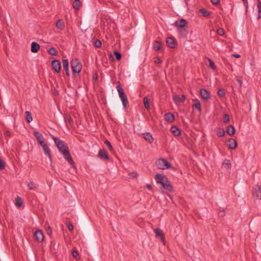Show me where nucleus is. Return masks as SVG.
Segmentation results:
<instances>
[{"label":"nucleus","instance_id":"obj_1","mask_svg":"<svg viewBox=\"0 0 261 261\" xmlns=\"http://www.w3.org/2000/svg\"><path fill=\"white\" fill-rule=\"evenodd\" d=\"M53 140H54L57 147L60 152L63 155L65 160L69 164L73 165L74 164V162L66 144L64 141L57 137H53Z\"/></svg>","mask_w":261,"mask_h":261},{"label":"nucleus","instance_id":"obj_2","mask_svg":"<svg viewBox=\"0 0 261 261\" xmlns=\"http://www.w3.org/2000/svg\"><path fill=\"white\" fill-rule=\"evenodd\" d=\"M155 180L158 184L162 185L164 190L167 191H172V187L166 175L158 174L155 175Z\"/></svg>","mask_w":261,"mask_h":261},{"label":"nucleus","instance_id":"obj_3","mask_svg":"<svg viewBox=\"0 0 261 261\" xmlns=\"http://www.w3.org/2000/svg\"><path fill=\"white\" fill-rule=\"evenodd\" d=\"M116 89L118 91L119 97L120 98L123 106L124 109H126L127 106L128 105V101L127 99V96L126 94L124 93L123 89L120 86V84L119 82L117 83V85L116 86Z\"/></svg>","mask_w":261,"mask_h":261},{"label":"nucleus","instance_id":"obj_4","mask_svg":"<svg viewBox=\"0 0 261 261\" xmlns=\"http://www.w3.org/2000/svg\"><path fill=\"white\" fill-rule=\"evenodd\" d=\"M73 73H79L82 68V65L78 59H72L70 62Z\"/></svg>","mask_w":261,"mask_h":261},{"label":"nucleus","instance_id":"obj_5","mask_svg":"<svg viewBox=\"0 0 261 261\" xmlns=\"http://www.w3.org/2000/svg\"><path fill=\"white\" fill-rule=\"evenodd\" d=\"M158 167L161 169H168L170 167V164L164 159H160L158 161Z\"/></svg>","mask_w":261,"mask_h":261},{"label":"nucleus","instance_id":"obj_6","mask_svg":"<svg viewBox=\"0 0 261 261\" xmlns=\"http://www.w3.org/2000/svg\"><path fill=\"white\" fill-rule=\"evenodd\" d=\"M252 195L254 198L261 199V187L255 185L253 189Z\"/></svg>","mask_w":261,"mask_h":261},{"label":"nucleus","instance_id":"obj_7","mask_svg":"<svg viewBox=\"0 0 261 261\" xmlns=\"http://www.w3.org/2000/svg\"><path fill=\"white\" fill-rule=\"evenodd\" d=\"M202 98L204 100H208L211 98L210 92L205 89H201L199 91Z\"/></svg>","mask_w":261,"mask_h":261},{"label":"nucleus","instance_id":"obj_8","mask_svg":"<svg viewBox=\"0 0 261 261\" xmlns=\"http://www.w3.org/2000/svg\"><path fill=\"white\" fill-rule=\"evenodd\" d=\"M34 237L38 242H42L44 240L43 232L40 230H37L35 232Z\"/></svg>","mask_w":261,"mask_h":261},{"label":"nucleus","instance_id":"obj_9","mask_svg":"<svg viewBox=\"0 0 261 261\" xmlns=\"http://www.w3.org/2000/svg\"><path fill=\"white\" fill-rule=\"evenodd\" d=\"M52 67L53 69L57 72H59L61 70V64L58 60H55L52 61Z\"/></svg>","mask_w":261,"mask_h":261},{"label":"nucleus","instance_id":"obj_10","mask_svg":"<svg viewBox=\"0 0 261 261\" xmlns=\"http://www.w3.org/2000/svg\"><path fill=\"white\" fill-rule=\"evenodd\" d=\"M98 156L102 160H108L109 158L106 150L100 149L98 151Z\"/></svg>","mask_w":261,"mask_h":261},{"label":"nucleus","instance_id":"obj_11","mask_svg":"<svg viewBox=\"0 0 261 261\" xmlns=\"http://www.w3.org/2000/svg\"><path fill=\"white\" fill-rule=\"evenodd\" d=\"M166 43L170 48H174L176 44V40L172 37H168L166 39Z\"/></svg>","mask_w":261,"mask_h":261},{"label":"nucleus","instance_id":"obj_12","mask_svg":"<svg viewBox=\"0 0 261 261\" xmlns=\"http://www.w3.org/2000/svg\"><path fill=\"white\" fill-rule=\"evenodd\" d=\"M187 24V21L185 19H181L179 20H177L175 22V25L178 28H183Z\"/></svg>","mask_w":261,"mask_h":261},{"label":"nucleus","instance_id":"obj_13","mask_svg":"<svg viewBox=\"0 0 261 261\" xmlns=\"http://www.w3.org/2000/svg\"><path fill=\"white\" fill-rule=\"evenodd\" d=\"M62 64L64 70H65L66 72V74L67 76H69V63L68 60L67 59H63L62 60Z\"/></svg>","mask_w":261,"mask_h":261},{"label":"nucleus","instance_id":"obj_14","mask_svg":"<svg viewBox=\"0 0 261 261\" xmlns=\"http://www.w3.org/2000/svg\"><path fill=\"white\" fill-rule=\"evenodd\" d=\"M228 147L231 149H235L237 146V142L236 140L232 138L229 139L228 140Z\"/></svg>","mask_w":261,"mask_h":261},{"label":"nucleus","instance_id":"obj_15","mask_svg":"<svg viewBox=\"0 0 261 261\" xmlns=\"http://www.w3.org/2000/svg\"><path fill=\"white\" fill-rule=\"evenodd\" d=\"M165 119L168 122H173L175 119L174 116L171 113H166L165 115Z\"/></svg>","mask_w":261,"mask_h":261},{"label":"nucleus","instance_id":"obj_16","mask_svg":"<svg viewBox=\"0 0 261 261\" xmlns=\"http://www.w3.org/2000/svg\"><path fill=\"white\" fill-rule=\"evenodd\" d=\"M163 44L159 41H154L153 43V48L155 51H158L162 48Z\"/></svg>","mask_w":261,"mask_h":261},{"label":"nucleus","instance_id":"obj_17","mask_svg":"<svg viewBox=\"0 0 261 261\" xmlns=\"http://www.w3.org/2000/svg\"><path fill=\"white\" fill-rule=\"evenodd\" d=\"M40 49V45L38 43L33 42L31 44V51L34 53H37Z\"/></svg>","mask_w":261,"mask_h":261},{"label":"nucleus","instance_id":"obj_18","mask_svg":"<svg viewBox=\"0 0 261 261\" xmlns=\"http://www.w3.org/2000/svg\"><path fill=\"white\" fill-rule=\"evenodd\" d=\"M143 135L144 136V138L146 141H148L150 143L153 142V138L152 135L150 133H145Z\"/></svg>","mask_w":261,"mask_h":261},{"label":"nucleus","instance_id":"obj_19","mask_svg":"<svg viewBox=\"0 0 261 261\" xmlns=\"http://www.w3.org/2000/svg\"><path fill=\"white\" fill-rule=\"evenodd\" d=\"M173 99L176 102H182L186 100V96L184 95H182L181 96L176 95L173 97Z\"/></svg>","mask_w":261,"mask_h":261},{"label":"nucleus","instance_id":"obj_20","mask_svg":"<svg viewBox=\"0 0 261 261\" xmlns=\"http://www.w3.org/2000/svg\"><path fill=\"white\" fill-rule=\"evenodd\" d=\"M171 132L174 134L175 136H179L180 135V129L176 126H172L170 128Z\"/></svg>","mask_w":261,"mask_h":261},{"label":"nucleus","instance_id":"obj_21","mask_svg":"<svg viewBox=\"0 0 261 261\" xmlns=\"http://www.w3.org/2000/svg\"><path fill=\"white\" fill-rule=\"evenodd\" d=\"M56 27L60 30H64L65 28V24L63 21L61 19H59L56 24Z\"/></svg>","mask_w":261,"mask_h":261},{"label":"nucleus","instance_id":"obj_22","mask_svg":"<svg viewBox=\"0 0 261 261\" xmlns=\"http://www.w3.org/2000/svg\"><path fill=\"white\" fill-rule=\"evenodd\" d=\"M34 135L35 137H36L38 142L44 140L43 136L40 133H39L37 131H35L34 132Z\"/></svg>","mask_w":261,"mask_h":261},{"label":"nucleus","instance_id":"obj_23","mask_svg":"<svg viewBox=\"0 0 261 261\" xmlns=\"http://www.w3.org/2000/svg\"><path fill=\"white\" fill-rule=\"evenodd\" d=\"M42 148L43 149V151L44 152V153L47 155L49 159H51V155H50V149L47 144L43 145Z\"/></svg>","mask_w":261,"mask_h":261},{"label":"nucleus","instance_id":"obj_24","mask_svg":"<svg viewBox=\"0 0 261 261\" xmlns=\"http://www.w3.org/2000/svg\"><path fill=\"white\" fill-rule=\"evenodd\" d=\"M226 132L229 136H232L235 133V128L232 125H229L226 128Z\"/></svg>","mask_w":261,"mask_h":261},{"label":"nucleus","instance_id":"obj_25","mask_svg":"<svg viewBox=\"0 0 261 261\" xmlns=\"http://www.w3.org/2000/svg\"><path fill=\"white\" fill-rule=\"evenodd\" d=\"M154 232L156 238H160L162 241H164L162 231L159 228H156L154 229Z\"/></svg>","mask_w":261,"mask_h":261},{"label":"nucleus","instance_id":"obj_26","mask_svg":"<svg viewBox=\"0 0 261 261\" xmlns=\"http://www.w3.org/2000/svg\"><path fill=\"white\" fill-rule=\"evenodd\" d=\"M199 12L204 17H208L211 14L210 11H207L205 9H201L199 10Z\"/></svg>","mask_w":261,"mask_h":261},{"label":"nucleus","instance_id":"obj_27","mask_svg":"<svg viewBox=\"0 0 261 261\" xmlns=\"http://www.w3.org/2000/svg\"><path fill=\"white\" fill-rule=\"evenodd\" d=\"M25 116H26V121L27 122L30 123L33 120L31 113L29 111H26L25 112Z\"/></svg>","mask_w":261,"mask_h":261},{"label":"nucleus","instance_id":"obj_28","mask_svg":"<svg viewBox=\"0 0 261 261\" xmlns=\"http://www.w3.org/2000/svg\"><path fill=\"white\" fill-rule=\"evenodd\" d=\"M72 6L75 9L78 10L81 6V2L80 0H75L73 3Z\"/></svg>","mask_w":261,"mask_h":261},{"label":"nucleus","instance_id":"obj_29","mask_svg":"<svg viewBox=\"0 0 261 261\" xmlns=\"http://www.w3.org/2000/svg\"><path fill=\"white\" fill-rule=\"evenodd\" d=\"M195 102L194 103V107L196 109H197L199 112H201V106L200 102L198 100L195 99L194 100Z\"/></svg>","mask_w":261,"mask_h":261},{"label":"nucleus","instance_id":"obj_30","mask_svg":"<svg viewBox=\"0 0 261 261\" xmlns=\"http://www.w3.org/2000/svg\"><path fill=\"white\" fill-rule=\"evenodd\" d=\"M48 53L53 56H57L58 52L57 49L55 47H51L48 50Z\"/></svg>","mask_w":261,"mask_h":261},{"label":"nucleus","instance_id":"obj_31","mask_svg":"<svg viewBox=\"0 0 261 261\" xmlns=\"http://www.w3.org/2000/svg\"><path fill=\"white\" fill-rule=\"evenodd\" d=\"M143 101L145 108L147 110L149 109L150 105L149 104L148 98L147 97H144Z\"/></svg>","mask_w":261,"mask_h":261},{"label":"nucleus","instance_id":"obj_32","mask_svg":"<svg viewBox=\"0 0 261 261\" xmlns=\"http://www.w3.org/2000/svg\"><path fill=\"white\" fill-rule=\"evenodd\" d=\"M257 7L258 8V15L257 19H259L261 18V2L259 0H257Z\"/></svg>","mask_w":261,"mask_h":261},{"label":"nucleus","instance_id":"obj_33","mask_svg":"<svg viewBox=\"0 0 261 261\" xmlns=\"http://www.w3.org/2000/svg\"><path fill=\"white\" fill-rule=\"evenodd\" d=\"M64 119L66 122H68L70 124L73 123V120L71 117L68 114H66L64 116Z\"/></svg>","mask_w":261,"mask_h":261},{"label":"nucleus","instance_id":"obj_34","mask_svg":"<svg viewBox=\"0 0 261 261\" xmlns=\"http://www.w3.org/2000/svg\"><path fill=\"white\" fill-rule=\"evenodd\" d=\"M28 187L29 190H35L36 189V184L33 182H30L28 185Z\"/></svg>","mask_w":261,"mask_h":261},{"label":"nucleus","instance_id":"obj_35","mask_svg":"<svg viewBox=\"0 0 261 261\" xmlns=\"http://www.w3.org/2000/svg\"><path fill=\"white\" fill-rule=\"evenodd\" d=\"M222 165L225 168H227L228 169H230L231 168V164L230 163V161L228 160H225L222 163Z\"/></svg>","mask_w":261,"mask_h":261},{"label":"nucleus","instance_id":"obj_36","mask_svg":"<svg viewBox=\"0 0 261 261\" xmlns=\"http://www.w3.org/2000/svg\"><path fill=\"white\" fill-rule=\"evenodd\" d=\"M217 94L220 97H222L225 96V92L223 89H219L218 90Z\"/></svg>","mask_w":261,"mask_h":261},{"label":"nucleus","instance_id":"obj_37","mask_svg":"<svg viewBox=\"0 0 261 261\" xmlns=\"http://www.w3.org/2000/svg\"><path fill=\"white\" fill-rule=\"evenodd\" d=\"M15 204L16 206H17L18 207L21 206L22 204V199L19 197H17L16 199Z\"/></svg>","mask_w":261,"mask_h":261},{"label":"nucleus","instance_id":"obj_38","mask_svg":"<svg viewBox=\"0 0 261 261\" xmlns=\"http://www.w3.org/2000/svg\"><path fill=\"white\" fill-rule=\"evenodd\" d=\"M208 61L209 62V67L214 70L215 69L216 66L214 62L210 59H208Z\"/></svg>","mask_w":261,"mask_h":261},{"label":"nucleus","instance_id":"obj_39","mask_svg":"<svg viewBox=\"0 0 261 261\" xmlns=\"http://www.w3.org/2000/svg\"><path fill=\"white\" fill-rule=\"evenodd\" d=\"M223 122L225 123H226L229 121V116L228 114H225L223 116Z\"/></svg>","mask_w":261,"mask_h":261},{"label":"nucleus","instance_id":"obj_40","mask_svg":"<svg viewBox=\"0 0 261 261\" xmlns=\"http://www.w3.org/2000/svg\"><path fill=\"white\" fill-rule=\"evenodd\" d=\"M114 54L115 55V57H116V59L117 60H119L121 59V57H122V56H121V54L117 51H114Z\"/></svg>","mask_w":261,"mask_h":261},{"label":"nucleus","instance_id":"obj_41","mask_svg":"<svg viewBox=\"0 0 261 261\" xmlns=\"http://www.w3.org/2000/svg\"><path fill=\"white\" fill-rule=\"evenodd\" d=\"M72 255L74 258L76 259H79V253L76 250H74L72 251Z\"/></svg>","mask_w":261,"mask_h":261},{"label":"nucleus","instance_id":"obj_42","mask_svg":"<svg viewBox=\"0 0 261 261\" xmlns=\"http://www.w3.org/2000/svg\"><path fill=\"white\" fill-rule=\"evenodd\" d=\"M105 143L108 146V148H109V149L111 151V150H113V147L111 145V143L110 142V141H109L108 140H106L105 141Z\"/></svg>","mask_w":261,"mask_h":261},{"label":"nucleus","instance_id":"obj_43","mask_svg":"<svg viewBox=\"0 0 261 261\" xmlns=\"http://www.w3.org/2000/svg\"><path fill=\"white\" fill-rule=\"evenodd\" d=\"M129 176L132 178H135L138 177V174L136 172H133L129 174Z\"/></svg>","mask_w":261,"mask_h":261},{"label":"nucleus","instance_id":"obj_44","mask_svg":"<svg viewBox=\"0 0 261 261\" xmlns=\"http://www.w3.org/2000/svg\"><path fill=\"white\" fill-rule=\"evenodd\" d=\"M94 45L96 47H100L101 45V42L99 40H96L94 42Z\"/></svg>","mask_w":261,"mask_h":261},{"label":"nucleus","instance_id":"obj_45","mask_svg":"<svg viewBox=\"0 0 261 261\" xmlns=\"http://www.w3.org/2000/svg\"><path fill=\"white\" fill-rule=\"evenodd\" d=\"M217 33L221 36H222L224 34V31L223 29L219 28L217 30Z\"/></svg>","mask_w":261,"mask_h":261},{"label":"nucleus","instance_id":"obj_46","mask_svg":"<svg viewBox=\"0 0 261 261\" xmlns=\"http://www.w3.org/2000/svg\"><path fill=\"white\" fill-rule=\"evenodd\" d=\"M68 229L69 231H71L73 230V226L70 223H68L67 224Z\"/></svg>","mask_w":261,"mask_h":261},{"label":"nucleus","instance_id":"obj_47","mask_svg":"<svg viewBox=\"0 0 261 261\" xmlns=\"http://www.w3.org/2000/svg\"><path fill=\"white\" fill-rule=\"evenodd\" d=\"M225 135V131L224 129H220V131L218 133V136L219 137H223Z\"/></svg>","mask_w":261,"mask_h":261},{"label":"nucleus","instance_id":"obj_48","mask_svg":"<svg viewBox=\"0 0 261 261\" xmlns=\"http://www.w3.org/2000/svg\"><path fill=\"white\" fill-rule=\"evenodd\" d=\"M219 215L220 217H223L225 215L224 211L223 210H220L219 212Z\"/></svg>","mask_w":261,"mask_h":261},{"label":"nucleus","instance_id":"obj_49","mask_svg":"<svg viewBox=\"0 0 261 261\" xmlns=\"http://www.w3.org/2000/svg\"><path fill=\"white\" fill-rule=\"evenodd\" d=\"M212 4L214 5H217L219 3V0H211Z\"/></svg>","mask_w":261,"mask_h":261},{"label":"nucleus","instance_id":"obj_50","mask_svg":"<svg viewBox=\"0 0 261 261\" xmlns=\"http://www.w3.org/2000/svg\"><path fill=\"white\" fill-rule=\"evenodd\" d=\"M162 62L161 59H160L159 58H156L155 60H154L155 64H160Z\"/></svg>","mask_w":261,"mask_h":261},{"label":"nucleus","instance_id":"obj_51","mask_svg":"<svg viewBox=\"0 0 261 261\" xmlns=\"http://www.w3.org/2000/svg\"><path fill=\"white\" fill-rule=\"evenodd\" d=\"M46 231H47V233L48 234L50 235L51 233V228L48 227L47 229H46Z\"/></svg>","mask_w":261,"mask_h":261},{"label":"nucleus","instance_id":"obj_52","mask_svg":"<svg viewBox=\"0 0 261 261\" xmlns=\"http://www.w3.org/2000/svg\"><path fill=\"white\" fill-rule=\"evenodd\" d=\"M38 143L42 146V147H43V145L46 144L44 143V140L38 142Z\"/></svg>","mask_w":261,"mask_h":261},{"label":"nucleus","instance_id":"obj_53","mask_svg":"<svg viewBox=\"0 0 261 261\" xmlns=\"http://www.w3.org/2000/svg\"><path fill=\"white\" fill-rule=\"evenodd\" d=\"M146 187L149 190H151L152 189L151 186L149 184H147Z\"/></svg>","mask_w":261,"mask_h":261},{"label":"nucleus","instance_id":"obj_54","mask_svg":"<svg viewBox=\"0 0 261 261\" xmlns=\"http://www.w3.org/2000/svg\"><path fill=\"white\" fill-rule=\"evenodd\" d=\"M237 81L238 83H239L240 86L241 87L242 86V81L240 80H239V79H237Z\"/></svg>","mask_w":261,"mask_h":261},{"label":"nucleus","instance_id":"obj_55","mask_svg":"<svg viewBox=\"0 0 261 261\" xmlns=\"http://www.w3.org/2000/svg\"><path fill=\"white\" fill-rule=\"evenodd\" d=\"M232 56L237 58H240L241 56L239 54H233Z\"/></svg>","mask_w":261,"mask_h":261},{"label":"nucleus","instance_id":"obj_56","mask_svg":"<svg viewBox=\"0 0 261 261\" xmlns=\"http://www.w3.org/2000/svg\"><path fill=\"white\" fill-rule=\"evenodd\" d=\"M10 134V133L9 132H8V131L7 132V133H6V135H9Z\"/></svg>","mask_w":261,"mask_h":261},{"label":"nucleus","instance_id":"obj_57","mask_svg":"<svg viewBox=\"0 0 261 261\" xmlns=\"http://www.w3.org/2000/svg\"><path fill=\"white\" fill-rule=\"evenodd\" d=\"M245 3H246L247 4V0H242Z\"/></svg>","mask_w":261,"mask_h":261}]
</instances>
